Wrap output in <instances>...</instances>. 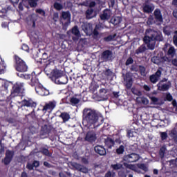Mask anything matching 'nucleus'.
<instances>
[{
  "instance_id": "1",
  "label": "nucleus",
  "mask_w": 177,
  "mask_h": 177,
  "mask_svg": "<svg viewBox=\"0 0 177 177\" xmlns=\"http://www.w3.org/2000/svg\"><path fill=\"white\" fill-rule=\"evenodd\" d=\"M83 125L84 127H93V128H96L97 127H100L102 124H103V121H104V118L103 115L100 113H97L96 111L86 108L83 110Z\"/></svg>"
},
{
  "instance_id": "2",
  "label": "nucleus",
  "mask_w": 177,
  "mask_h": 177,
  "mask_svg": "<svg viewBox=\"0 0 177 177\" xmlns=\"http://www.w3.org/2000/svg\"><path fill=\"white\" fill-rule=\"evenodd\" d=\"M143 41L151 50L156 48V41H162V36L160 32H156L151 29H147Z\"/></svg>"
},
{
  "instance_id": "3",
  "label": "nucleus",
  "mask_w": 177,
  "mask_h": 177,
  "mask_svg": "<svg viewBox=\"0 0 177 177\" xmlns=\"http://www.w3.org/2000/svg\"><path fill=\"white\" fill-rule=\"evenodd\" d=\"M15 69L19 73H26L28 70V66L19 56L15 55Z\"/></svg>"
},
{
  "instance_id": "4",
  "label": "nucleus",
  "mask_w": 177,
  "mask_h": 177,
  "mask_svg": "<svg viewBox=\"0 0 177 177\" xmlns=\"http://www.w3.org/2000/svg\"><path fill=\"white\" fill-rule=\"evenodd\" d=\"M124 161L126 162H136L140 160V156L139 154L133 153L126 155L123 157Z\"/></svg>"
},
{
  "instance_id": "5",
  "label": "nucleus",
  "mask_w": 177,
  "mask_h": 177,
  "mask_svg": "<svg viewBox=\"0 0 177 177\" xmlns=\"http://www.w3.org/2000/svg\"><path fill=\"white\" fill-rule=\"evenodd\" d=\"M62 17L64 20H66V22L62 24L63 30H67V27H68L71 23V14H70V12L68 11L62 12Z\"/></svg>"
},
{
  "instance_id": "6",
  "label": "nucleus",
  "mask_w": 177,
  "mask_h": 177,
  "mask_svg": "<svg viewBox=\"0 0 177 177\" xmlns=\"http://www.w3.org/2000/svg\"><path fill=\"white\" fill-rule=\"evenodd\" d=\"M107 92H109V90L106 88H101L99 91L98 95H97V100H98V102L107 100V99L109 98V97L107 96Z\"/></svg>"
},
{
  "instance_id": "7",
  "label": "nucleus",
  "mask_w": 177,
  "mask_h": 177,
  "mask_svg": "<svg viewBox=\"0 0 177 177\" xmlns=\"http://www.w3.org/2000/svg\"><path fill=\"white\" fill-rule=\"evenodd\" d=\"M35 91L38 95H40V96H48V95H49V90L46 89L41 84H39L35 87Z\"/></svg>"
},
{
  "instance_id": "8",
  "label": "nucleus",
  "mask_w": 177,
  "mask_h": 177,
  "mask_svg": "<svg viewBox=\"0 0 177 177\" xmlns=\"http://www.w3.org/2000/svg\"><path fill=\"white\" fill-rule=\"evenodd\" d=\"M24 86V83H17L13 87V92L12 95H15V96H19V94L21 91H23Z\"/></svg>"
},
{
  "instance_id": "9",
  "label": "nucleus",
  "mask_w": 177,
  "mask_h": 177,
  "mask_svg": "<svg viewBox=\"0 0 177 177\" xmlns=\"http://www.w3.org/2000/svg\"><path fill=\"white\" fill-rule=\"evenodd\" d=\"M124 82L128 89L132 87L133 80H132V73L131 72H128L126 73V75L124 77Z\"/></svg>"
},
{
  "instance_id": "10",
  "label": "nucleus",
  "mask_w": 177,
  "mask_h": 177,
  "mask_svg": "<svg viewBox=\"0 0 177 177\" xmlns=\"http://www.w3.org/2000/svg\"><path fill=\"white\" fill-rule=\"evenodd\" d=\"M102 59L103 62H109L113 60V52L110 50H106L102 53Z\"/></svg>"
},
{
  "instance_id": "11",
  "label": "nucleus",
  "mask_w": 177,
  "mask_h": 177,
  "mask_svg": "<svg viewBox=\"0 0 177 177\" xmlns=\"http://www.w3.org/2000/svg\"><path fill=\"white\" fill-rule=\"evenodd\" d=\"M13 154L14 152L12 151H6V157L3 159L5 165H9V164H10V161H12V158H13Z\"/></svg>"
},
{
  "instance_id": "12",
  "label": "nucleus",
  "mask_w": 177,
  "mask_h": 177,
  "mask_svg": "<svg viewBox=\"0 0 177 177\" xmlns=\"http://www.w3.org/2000/svg\"><path fill=\"white\" fill-rule=\"evenodd\" d=\"M161 77V71L158 69L155 74L150 76L149 79L151 82L152 84H156L158 82V80H160V77Z\"/></svg>"
},
{
  "instance_id": "13",
  "label": "nucleus",
  "mask_w": 177,
  "mask_h": 177,
  "mask_svg": "<svg viewBox=\"0 0 177 177\" xmlns=\"http://www.w3.org/2000/svg\"><path fill=\"white\" fill-rule=\"evenodd\" d=\"M56 101H50L48 103H46L43 108V111H52L56 107Z\"/></svg>"
},
{
  "instance_id": "14",
  "label": "nucleus",
  "mask_w": 177,
  "mask_h": 177,
  "mask_svg": "<svg viewBox=\"0 0 177 177\" xmlns=\"http://www.w3.org/2000/svg\"><path fill=\"white\" fill-rule=\"evenodd\" d=\"M94 150L97 154H99L100 156H106L107 154V151H106V149H104V147L102 145H97L95 147Z\"/></svg>"
},
{
  "instance_id": "15",
  "label": "nucleus",
  "mask_w": 177,
  "mask_h": 177,
  "mask_svg": "<svg viewBox=\"0 0 177 177\" xmlns=\"http://www.w3.org/2000/svg\"><path fill=\"white\" fill-rule=\"evenodd\" d=\"M82 28L86 35H91L92 34L93 28L91 24H83Z\"/></svg>"
},
{
  "instance_id": "16",
  "label": "nucleus",
  "mask_w": 177,
  "mask_h": 177,
  "mask_svg": "<svg viewBox=\"0 0 177 177\" xmlns=\"http://www.w3.org/2000/svg\"><path fill=\"white\" fill-rule=\"evenodd\" d=\"M85 140L87 142H95L96 140V133L95 131H88L86 135Z\"/></svg>"
},
{
  "instance_id": "17",
  "label": "nucleus",
  "mask_w": 177,
  "mask_h": 177,
  "mask_svg": "<svg viewBox=\"0 0 177 177\" xmlns=\"http://www.w3.org/2000/svg\"><path fill=\"white\" fill-rule=\"evenodd\" d=\"M154 5L151 3H145L142 6L143 12L145 13H151L154 10Z\"/></svg>"
},
{
  "instance_id": "18",
  "label": "nucleus",
  "mask_w": 177,
  "mask_h": 177,
  "mask_svg": "<svg viewBox=\"0 0 177 177\" xmlns=\"http://www.w3.org/2000/svg\"><path fill=\"white\" fill-rule=\"evenodd\" d=\"M111 10H110L109 9H106L100 15V19L101 20H109V19L111 17Z\"/></svg>"
},
{
  "instance_id": "19",
  "label": "nucleus",
  "mask_w": 177,
  "mask_h": 177,
  "mask_svg": "<svg viewBox=\"0 0 177 177\" xmlns=\"http://www.w3.org/2000/svg\"><path fill=\"white\" fill-rule=\"evenodd\" d=\"M51 75H53V77H54L55 78V80H57L59 78H62V77H63V75H64V73L62 71H59L57 69H54L51 72Z\"/></svg>"
},
{
  "instance_id": "20",
  "label": "nucleus",
  "mask_w": 177,
  "mask_h": 177,
  "mask_svg": "<svg viewBox=\"0 0 177 177\" xmlns=\"http://www.w3.org/2000/svg\"><path fill=\"white\" fill-rule=\"evenodd\" d=\"M158 91H162L163 92L165 91H168L169 89V84L167 83H164L160 82L157 85Z\"/></svg>"
},
{
  "instance_id": "21",
  "label": "nucleus",
  "mask_w": 177,
  "mask_h": 177,
  "mask_svg": "<svg viewBox=\"0 0 177 177\" xmlns=\"http://www.w3.org/2000/svg\"><path fill=\"white\" fill-rule=\"evenodd\" d=\"M153 15L155 16V19H156L158 21H163L162 14H161V10L160 9H156L153 12Z\"/></svg>"
},
{
  "instance_id": "22",
  "label": "nucleus",
  "mask_w": 177,
  "mask_h": 177,
  "mask_svg": "<svg viewBox=\"0 0 177 177\" xmlns=\"http://www.w3.org/2000/svg\"><path fill=\"white\" fill-rule=\"evenodd\" d=\"M122 21V18L121 17H113L111 19V23L113 24V26H118Z\"/></svg>"
},
{
  "instance_id": "23",
  "label": "nucleus",
  "mask_w": 177,
  "mask_h": 177,
  "mask_svg": "<svg viewBox=\"0 0 177 177\" xmlns=\"http://www.w3.org/2000/svg\"><path fill=\"white\" fill-rule=\"evenodd\" d=\"M8 88H9V82H6L1 86V93H3V95L8 93Z\"/></svg>"
},
{
  "instance_id": "24",
  "label": "nucleus",
  "mask_w": 177,
  "mask_h": 177,
  "mask_svg": "<svg viewBox=\"0 0 177 177\" xmlns=\"http://www.w3.org/2000/svg\"><path fill=\"white\" fill-rule=\"evenodd\" d=\"M137 103H142V104H149V100L145 97H138L136 98Z\"/></svg>"
},
{
  "instance_id": "25",
  "label": "nucleus",
  "mask_w": 177,
  "mask_h": 177,
  "mask_svg": "<svg viewBox=\"0 0 177 177\" xmlns=\"http://www.w3.org/2000/svg\"><path fill=\"white\" fill-rule=\"evenodd\" d=\"M55 83L64 85V84H67V77H66L65 76H64V77L62 76V77L56 79Z\"/></svg>"
},
{
  "instance_id": "26",
  "label": "nucleus",
  "mask_w": 177,
  "mask_h": 177,
  "mask_svg": "<svg viewBox=\"0 0 177 177\" xmlns=\"http://www.w3.org/2000/svg\"><path fill=\"white\" fill-rule=\"evenodd\" d=\"M71 32L75 37L77 38H80L81 37V33L80 32V30H78V26H75L72 28Z\"/></svg>"
},
{
  "instance_id": "27",
  "label": "nucleus",
  "mask_w": 177,
  "mask_h": 177,
  "mask_svg": "<svg viewBox=\"0 0 177 177\" xmlns=\"http://www.w3.org/2000/svg\"><path fill=\"white\" fill-rule=\"evenodd\" d=\"M105 145L109 147V149H111L113 146H114V140L110 138L105 139Z\"/></svg>"
},
{
  "instance_id": "28",
  "label": "nucleus",
  "mask_w": 177,
  "mask_h": 177,
  "mask_svg": "<svg viewBox=\"0 0 177 177\" xmlns=\"http://www.w3.org/2000/svg\"><path fill=\"white\" fill-rule=\"evenodd\" d=\"M64 122H67L70 120V115L66 112L62 113L59 115Z\"/></svg>"
},
{
  "instance_id": "29",
  "label": "nucleus",
  "mask_w": 177,
  "mask_h": 177,
  "mask_svg": "<svg viewBox=\"0 0 177 177\" xmlns=\"http://www.w3.org/2000/svg\"><path fill=\"white\" fill-rule=\"evenodd\" d=\"M86 19H93V17H95V14L93 13V9L91 8L86 10Z\"/></svg>"
},
{
  "instance_id": "30",
  "label": "nucleus",
  "mask_w": 177,
  "mask_h": 177,
  "mask_svg": "<svg viewBox=\"0 0 177 177\" xmlns=\"http://www.w3.org/2000/svg\"><path fill=\"white\" fill-rule=\"evenodd\" d=\"M176 53V51L175 50V47L170 46L167 52V56H169L170 57H174Z\"/></svg>"
},
{
  "instance_id": "31",
  "label": "nucleus",
  "mask_w": 177,
  "mask_h": 177,
  "mask_svg": "<svg viewBox=\"0 0 177 177\" xmlns=\"http://www.w3.org/2000/svg\"><path fill=\"white\" fill-rule=\"evenodd\" d=\"M115 37H117L116 34L111 35L107 36L106 37H104V40L106 42H110L111 41H114V39H115Z\"/></svg>"
},
{
  "instance_id": "32",
  "label": "nucleus",
  "mask_w": 177,
  "mask_h": 177,
  "mask_svg": "<svg viewBox=\"0 0 177 177\" xmlns=\"http://www.w3.org/2000/svg\"><path fill=\"white\" fill-rule=\"evenodd\" d=\"M72 106H75V104H78V103H80V98H77V97H73L71 98L70 100Z\"/></svg>"
},
{
  "instance_id": "33",
  "label": "nucleus",
  "mask_w": 177,
  "mask_h": 177,
  "mask_svg": "<svg viewBox=\"0 0 177 177\" xmlns=\"http://www.w3.org/2000/svg\"><path fill=\"white\" fill-rule=\"evenodd\" d=\"M124 166L125 167V168H127L128 169H131L132 171H136V166L135 165L128 164L124 162Z\"/></svg>"
},
{
  "instance_id": "34",
  "label": "nucleus",
  "mask_w": 177,
  "mask_h": 177,
  "mask_svg": "<svg viewBox=\"0 0 177 177\" xmlns=\"http://www.w3.org/2000/svg\"><path fill=\"white\" fill-rule=\"evenodd\" d=\"M131 92L133 95H136V96H142V92L135 87L131 88Z\"/></svg>"
},
{
  "instance_id": "35",
  "label": "nucleus",
  "mask_w": 177,
  "mask_h": 177,
  "mask_svg": "<svg viewBox=\"0 0 177 177\" xmlns=\"http://www.w3.org/2000/svg\"><path fill=\"white\" fill-rule=\"evenodd\" d=\"M151 62L154 64H160L161 63V59H160V57H153L151 58Z\"/></svg>"
},
{
  "instance_id": "36",
  "label": "nucleus",
  "mask_w": 177,
  "mask_h": 177,
  "mask_svg": "<svg viewBox=\"0 0 177 177\" xmlns=\"http://www.w3.org/2000/svg\"><path fill=\"white\" fill-rule=\"evenodd\" d=\"M145 50H146V46L142 45L140 47H139L136 50V53L137 55H139V53H143V52H145Z\"/></svg>"
},
{
  "instance_id": "37",
  "label": "nucleus",
  "mask_w": 177,
  "mask_h": 177,
  "mask_svg": "<svg viewBox=\"0 0 177 177\" xmlns=\"http://www.w3.org/2000/svg\"><path fill=\"white\" fill-rule=\"evenodd\" d=\"M31 84H32V86H38V85H41L39 84V82L38 81V79H36L35 77L32 78Z\"/></svg>"
},
{
  "instance_id": "38",
  "label": "nucleus",
  "mask_w": 177,
  "mask_h": 177,
  "mask_svg": "<svg viewBox=\"0 0 177 177\" xmlns=\"http://www.w3.org/2000/svg\"><path fill=\"white\" fill-rule=\"evenodd\" d=\"M26 1L27 2H28L31 8H35V6H37V2H38V0H26Z\"/></svg>"
},
{
  "instance_id": "39",
  "label": "nucleus",
  "mask_w": 177,
  "mask_h": 177,
  "mask_svg": "<svg viewBox=\"0 0 177 177\" xmlns=\"http://www.w3.org/2000/svg\"><path fill=\"white\" fill-rule=\"evenodd\" d=\"M124 145H120V147H119V148H118L117 149H116V153H118V154H123L124 153Z\"/></svg>"
},
{
  "instance_id": "40",
  "label": "nucleus",
  "mask_w": 177,
  "mask_h": 177,
  "mask_svg": "<svg viewBox=\"0 0 177 177\" xmlns=\"http://www.w3.org/2000/svg\"><path fill=\"white\" fill-rule=\"evenodd\" d=\"M111 167L113 168V169H121V168H122V165L121 163H117L115 165H111Z\"/></svg>"
},
{
  "instance_id": "41",
  "label": "nucleus",
  "mask_w": 177,
  "mask_h": 177,
  "mask_svg": "<svg viewBox=\"0 0 177 177\" xmlns=\"http://www.w3.org/2000/svg\"><path fill=\"white\" fill-rule=\"evenodd\" d=\"M169 136H171V138H173V139H176L177 138L176 130L175 129L171 130L169 133Z\"/></svg>"
},
{
  "instance_id": "42",
  "label": "nucleus",
  "mask_w": 177,
  "mask_h": 177,
  "mask_svg": "<svg viewBox=\"0 0 177 177\" xmlns=\"http://www.w3.org/2000/svg\"><path fill=\"white\" fill-rule=\"evenodd\" d=\"M140 73L142 77L146 76V68L144 66H140Z\"/></svg>"
},
{
  "instance_id": "43",
  "label": "nucleus",
  "mask_w": 177,
  "mask_h": 177,
  "mask_svg": "<svg viewBox=\"0 0 177 177\" xmlns=\"http://www.w3.org/2000/svg\"><path fill=\"white\" fill-rule=\"evenodd\" d=\"M54 8L57 10H62L63 9V5L59 3H55L54 4Z\"/></svg>"
},
{
  "instance_id": "44",
  "label": "nucleus",
  "mask_w": 177,
  "mask_h": 177,
  "mask_svg": "<svg viewBox=\"0 0 177 177\" xmlns=\"http://www.w3.org/2000/svg\"><path fill=\"white\" fill-rule=\"evenodd\" d=\"M138 165V168H140V169H142V171H145V172H147L148 169L146 167V165L145 164H139Z\"/></svg>"
},
{
  "instance_id": "45",
  "label": "nucleus",
  "mask_w": 177,
  "mask_h": 177,
  "mask_svg": "<svg viewBox=\"0 0 177 177\" xmlns=\"http://www.w3.org/2000/svg\"><path fill=\"white\" fill-rule=\"evenodd\" d=\"M59 177H71V173H70V172H66V173L60 172L59 173Z\"/></svg>"
},
{
  "instance_id": "46",
  "label": "nucleus",
  "mask_w": 177,
  "mask_h": 177,
  "mask_svg": "<svg viewBox=\"0 0 177 177\" xmlns=\"http://www.w3.org/2000/svg\"><path fill=\"white\" fill-rule=\"evenodd\" d=\"M72 167H73V168H75V169H77V171H80L82 165L78 163H73Z\"/></svg>"
},
{
  "instance_id": "47",
  "label": "nucleus",
  "mask_w": 177,
  "mask_h": 177,
  "mask_svg": "<svg viewBox=\"0 0 177 177\" xmlns=\"http://www.w3.org/2000/svg\"><path fill=\"white\" fill-rule=\"evenodd\" d=\"M36 106H37V103L34 102L32 100L30 99L29 104H28V107H36Z\"/></svg>"
},
{
  "instance_id": "48",
  "label": "nucleus",
  "mask_w": 177,
  "mask_h": 177,
  "mask_svg": "<svg viewBox=\"0 0 177 177\" xmlns=\"http://www.w3.org/2000/svg\"><path fill=\"white\" fill-rule=\"evenodd\" d=\"M159 154L161 158H164V156L165 154V148L162 147L160 150Z\"/></svg>"
},
{
  "instance_id": "49",
  "label": "nucleus",
  "mask_w": 177,
  "mask_h": 177,
  "mask_svg": "<svg viewBox=\"0 0 177 177\" xmlns=\"http://www.w3.org/2000/svg\"><path fill=\"white\" fill-rule=\"evenodd\" d=\"M7 12L8 10L6 9H2L1 10H0V17H5Z\"/></svg>"
},
{
  "instance_id": "50",
  "label": "nucleus",
  "mask_w": 177,
  "mask_h": 177,
  "mask_svg": "<svg viewBox=\"0 0 177 177\" xmlns=\"http://www.w3.org/2000/svg\"><path fill=\"white\" fill-rule=\"evenodd\" d=\"M127 136L129 138H133V136H135V133L132 130H127Z\"/></svg>"
},
{
  "instance_id": "51",
  "label": "nucleus",
  "mask_w": 177,
  "mask_h": 177,
  "mask_svg": "<svg viewBox=\"0 0 177 177\" xmlns=\"http://www.w3.org/2000/svg\"><path fill=\"white\" fill-rule=\"evenodd\" d=\"M160 138H161L162 140H165V139H167V138H168V134H167V133H165V132H162V133H160Z\"/></svg>"
},
{
  "instance_id": "52",
  "label": "nucleus",
  "mask_w": 177,
  "mask_h": 177,
  "mask_svg": "<svg viewBox=\"0 0 177 177\" xmlns=\"http://www.w3.org/2000/svg\"><path fill=\"white\" fill-rule=\"evenodd\" d=\"M133 63V59L132 57H129L126 61V66H129V64H132Z\"/></svg>"
},
{
  "instance_id": "53",
  "label": "nucleus",
  "mask_w": 177,
  "mask_h": 177,
  "mask_svg": "<svg viewBox=\"0 0 177 177\" xmlns=\"http://www.w3.org/2000/svg\"><path fill=\"white\" fill-rule=\"evenodd\" d=\"M173 42L175 45V46L177 47V30L174 33V36L173 37Z\"/></svg>"
},
{
  "instance_id": "54",
  "label": "nucleus",
  "mask_w": 177,
  "mask_h": 177,
  "mask_svg": "<svg viewBox=\"0 0 177 177\" xmlns=\"http://www.w3.org/2000/svg\"><path fill=\"white\" fill-rule=\"evenodd\" d=\"M93 37L94 38H100V35H99V32H97V30L95 29L93 30Z\"/></svg>"
},
{
  "instance_id": "55",
  "label": "nucleus",
  "mask_w": 177,
  "mask_h": 177,
  "mask_svg": "<svg viewBox=\"0 0 177 177\" xmlns=\"http://www.w3.org/2000/svg\"><path fill=\"white\" fill-rule=\"evenodd\" d=\"M80 171L83 172V174H88V169L86 167L82 166Z\"/></svg>"
},
{
  "instance_id": "56",
  "label": "nucleus",
  "mask_w": 177,
  "mask_h": 177,
  "mask_svg": "<svg viewBox=\"0 0 177 177\" xmlns=\"http://www.w3.org/2000/svg\"><path fill=\"white\" fill-rule=\"evenodd\" d=\"M36 12H37V13L41 15V16H45V11H44V10H42V9H37Z\"/></svg>"
},
{
  "instance_id": "57",
  "label": "nucleus",
  "mask_w": 177,
  "mask_h": 177,
  "mask_svg": "<svg viewBox=\"0 0 177 177\" xmlns=\"http://www.w3.org/2000/svg\"><path fill=\"white\" fill-rule=\"evenodd\" d=\"M166 100H168V102H171L172 100V95L170 93L166 94Z\"/></svg>"
},
{
  "instance_id": "58",
  "label": "nucleus",
  "mask_w": 177,
  "mask_h": 177,
  "mask_svg": "<svg viewBox=\"0 0 177 177\" xmlns=\"http://www.w3.org/2000/svg\"><path fill=\"white\" fill-rule=\"evenodd\" d=\"M21 49L23 50H25L26 52H28L29 50V48H28V46H27V44H24L22 46H21Z\"/></svg>"
},
{
  "instance_id": "59",
  "label": "nucleus",
  "mask_w": 177,
  "mask_h": 177,
  "mask_svg": "<svg viewBox=\"0 0 177 177\" xmlns=\"http://www.w3.org/2000/svg\"><path fill=\"white\" fill-rule=\"evenodd\" d=\"M143 89H145V91H146L147 92H150V91L151 90V88H150V86H149L148 85H144L142 86Z\"/></svg>"
},
{
  "instance_id": "60",
  "label": "nucleus",
  "mask_w": 177,
  "mask_h": 177,
  "mask_svg": "<svg viewBox=\"0 0 177 177\" xmlns=\"http://www.w3.org/2000/svg\"><path fill=\"white\" fill-rule=\"evenodd\" d=\"M41 153L44 154L45 156H49V151L46 149H43L41 150Z\"/></svg>"
},
{
  "instance_id": "61",
  "label": "nucleus",
  "mask_w": 177,
  "mask_h": 177,
  "mask_svg": "<svg viewBox=\"0 0 177 177\" xmlns=\"http://www.w3.org/2000/svg\"><path fill=\"white\" fill-rule=\"evenodd\" d=\"M26 168H28V169H30L31 171V170L34 169V165H33V164L28 163Z\"/></svg>"
},
{
  "instance_id": "62",
  "label": "nucleus",
  "mask_w": 177,
  "mask_h": 177,
  "mask_svg": "<svg viewBox=\"0 0 177 177\" xmlns=\"http://www.w3.org/2000/svg\"><path fill=\"white\" fill-rule=\"evenodd\" d=\"M22 104H24V106H26V107H28V104H29V100H24L22 101Z\"/></svg>"
},
{
  "instance_id": "63",
  "label": "nucleus",
  "mask_w": 177,
  "mask_h": 177,
  "mask_svg": "<svg viewBox=\"0 0 177 177\" xmlns=\"http://www.w3.org/2000/svg\"><path fill=\"white\" fill-rule=\"evenodd\" d=\"M150 99L153 103H157L158 102V98L156 97H151Z\"/></svg>"
},
{
  "instance_id": "64",
  "label": "nucleus",
  "mask_w": 177,
  "mask_h": 177,
  "mask_svg": "<svg viewBox=\"0 0 177 177\" xmlns=\"http://www.w3.org/2000/svg\"><path fill=\"white\" fill-rule=\"evenodd\" d=\"M59 19V14L58 13H54L53 15V20L54 21H56Z\"/></svg>"
}]
</instances>
